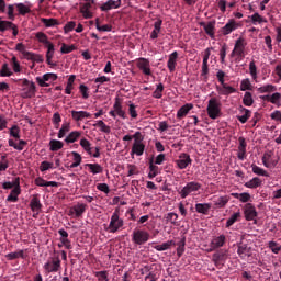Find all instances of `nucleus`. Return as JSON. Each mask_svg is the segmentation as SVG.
<instances>
[{
    "instance_id": "1",
    "label": "nucleus",
    "mask_w": 281,
    "mask_h": 281,
    "mask_svg": "<svg viewBox=\"0 0 281 281\" xmlns=\"http://www.w3.org/2000/svg\"><path fill=\"white\" fill-rule=\"evenodd\" d=\"M216 78L221 83V86H216V91L220 95H232V93H236V88L225 83V71L218 70Z\"/></svg>"
},
{
    "instance_id": "2",
    "label": "nucleus",
    "mask_w": 281,
    "mask_h": 281,
    "mask_svg": "<svg viewBox=\"0 0 281 281\" xmlns=\"http://www.w3.org/2000/svg\"><path fill=\"white\" fill-rule=\"evenodd\" d=\"M134 143L132 146L131 155H136L137 157H142L144 155V150H146V145H144V136L142 132H135L133 135Z\"/></svg>"
},
{
    "instance_id": "3",
    "label": "nucleus",
    "mask_w": 281,
    "mask_h": 281,
    "mask_svg": "<svg viewBox=\"0 0 281 281\" xmlns=\"http://www.w3.org/2000/svg\"><path fill=\"white\" fill-rule=\"evenodd\" d=\"M124 227V220L120 217V212L114 211L111 218H110V224L108 227H105V231L109 232V234H115L120 232Z\"/></svg>"
},
{
    "instance_id": "4",
    "label": "nucleus",
    "mask_w": 281,
    "mask_h": 281,
    "mask_svg": "<svg viewBox=\"0 0 281 281\" xmlns=\"http://www.w3.org/2000/svg\"><path fill=\"white\" fill-rule=\"evenodd\" d=\"M206 113L211 120L221 117V101L216 98H211L207 102Z\"/></svg>"
},
{
    "instance_id": "5",
    "label": "nucleus",
    "mask_w": 281,
    "mask_h": 281,
    "mask_svg": "<svg viewBox=\"0 0 281 281\" xmlns=\"http://www.w3.org/2000/svg\"><path fill=\"white\" fill-rule=\"evenodd\" d=\"M245 47H247V42H245V38L239 37L236 40L234 49L231 53L232 58L237 56L238 63H240V60H245Z\"/></svg>"
},
{
    "instance_id": "6",
    "label": "nucleus",
    "mask_w": 281,
    "mask_h": 281,
    "mask_svg": "<svg viewBox=\"0 0 281 281\" xmlns=\"http://www.w3.org/2000/svg\"><path fill=\"white\" fill-rule=\"evenodd\" d=\"M150 240V234L144 229L135 228L132 233V243L134 245H146Z\"/></svg>"
},
{
    "instance_id": "7",
    "label": "nucleus",
    "mask_w": 281,
    "mask_h": 281,
    "mask_svg": "<svg viewBox=\"0 0 281 281\" xmlns=\"http://www.w3.org/2000/svg\"><path fill=\"white\" fill-rule=\"evenodd\" d=\"M201 190V183L196 181L188 182L180 191H178V194L181 196V199H188L192 192H199Z\"/></svg>"
},
{
    "instance_id": "8",
    "label": "nucleus",
    "mask_w": 281,
    "mask_h": 281,
    "mask_svg": "<svg viewBox=\"0 0 281 281\" xmlns=\"http://www.w3.org/2000/svg\"><path fill=\"white\" fill-rule=\"evenodd\" d=\"M23 90H22V98H34L36 95V85L34 82H30V80H23Z\"/></svg>"
},
{
    "instance_id": "9",
    "label": "nucleus",
    "mask_w": 281,
    "mask_h": 281,
    "mask_svg": "<svg viewBox=\"0 0 281 281\" xmlns=\"http://www.w3.org/2000/svg\"><path fill=\"white\" fill-rule=\"evenodd\" d=\"M46 273H58L60 271V258H53L44 265Z\"/></svg>"
},
{
    "instance_id": "10",
    "label": "nucleus",
    "mask_w": 281,
    "mask_h": 281,
    "mask_svg": "<svg viewBox=\"0 0 281 281\" xmlns=\"http://www.w3.org/2000/svg\"><path fill=\"white\" fill-rule=\"evenodd\" d=\"M55 80H58V75L54 72H47L43 77H36V82L41 87H49L47 82H55Z\"/></svg>"
},
{
    "instance_id": "11",
    "label": "nucleus",
    "mask_w": 281,
    "mask_h": 281,
    "mask_svg": "<svg viewBox=\"0 0 281 281\" xmlns=\"http://www.w3.org/2000/svg\"><path fill=\"white\" fill-rule=\"evenodd\" d=\"M85 212H87V204L77 203L69 209L68 216H72L74 218H80V216H82Z\"/></svg>"
},
{
    "instance_id": "12",
    "label": "nucleus",
    "mask_w": 281,
    "mask_h": 281,
    "mask_svg": "<svg viewBox=\"0 0 281 281\" xmlns=\"http://www.w3.org/2000/svg\"><path fill=\"white\" fill-rule=\"evenodd\" d=\"M136 67L145 75L153 76V71L150 70V61L144 57L137 59Z\"/></svg>"
},
{
    "instance_id": "13",
    "label": "nucleus",
    "mask_w": 281,
    "mask_h": 281,
    "mask_svg": "<svg viewBox=\"0 0 281 281\" xmlns=\"http://www.w3.org/2000/svg\"><path fill=\"white\" fill-rule=\"evenodd\" d=\"M212 260L215 265V267H217V269H221V267H223V262H225V260H227V250H218L217 252L213 254Z\"/></svg>"
},
{
    "instance_id": "14",
    "label": "nucleus",
    "mask_w": 281,
    "mask_h": 281,
    "mask_svg": "<svg viewBox=\"0 0 281 281\" xmlns=\"http://www.w3.org/2000/svg\"><path fill=\"white\" fill-rule=\"evenodd\" d=\"M176 164L180 170H186L188 166L192 165V158L187 153H182L179 155L178 160H176Z\"/></svg>"
},
{
    "instance_id": "15",
    "label": "nucleus",
    "mask_w": 281,
    "mask_h": 281,
    "mask_svg": "<svg viewBox=\"0 0 281 281\" xmlns=\"http://www.w3.org/2000/svg\"><path fill=\"white\" fill-rule=\"evenodd\" d=\"M201 27H203L205 34L210 36V38H215L216 34V22L215 21H210L207 23L201 22L200 23Z\"/></svg>"
},
{
    "instance_id": "16",
    "label": "nucleus",
    "mask_w": 281,
    "mask_h": 281,
    "mask_svg": "<svg viewBox=\"0 0 281 281\" xmlns=\"http://www.w3.org/2000/svg\"><path fill=\"white\" fill-rule=\"evenodd\" d=\"M238 142H239V145H238L237 159H239V161H245V159H247V140H245V137H239Z\"/></svg>"
},
{
    "instance_id": "17",
    "label": "nucleus",
    "mask_w": 281,
    "mask_h": 281,
    "mask_svg": "<svg viewBox=\"0 0 281 281\" xmlns=\"http://www.w3.org/2000/svg\"><path fill=\"white\" fill-rule=\"evenodd\" d=\"M121 5L122 0H108L100 7V10L101 12H109V10H117V8H121Z\"/></svg>"
},
{
    "instance_id": "18",
    "label": "nucleus",
    "mask_w": 281,
    "mask_h": 281,
    "mask_svg": "<svg viewBox=\"0 0 281 281\" xmlns=\"http://www.w3.org/2000/svg\"><path fill=\"white\" fill-rule=\"evenodd\" d=\"M244 214L246 221H254L256 216H258V212H256V206L251 203H247L244 209Z\"/></svg>"
},
{
    "instance_id": "19",
    "label": "nucleus",
    "mask_w": 281,
    "mask_h": 281,
    "mask_svg": "<svg viewBox=\"0 0 281 281\" xmlns=\"http://www.w3.org/2000/svg\"><path fill=\"white\" fill-rule=\"evenodd\" d=\"M237 254L241 260H246L251 256V248L247 244H240L237 249Z\"/></svg>"
},
{
    "instance_id": "20",
    "label": "nucleus",
    "mask_w": 281,
    "mask_h": 281,
    "mask_svg": "<svg viewBox=\"0 0 281 281\" xmlns=\"http://www.w3.org/2000/svg\"><path fill=\"white\" fill-rule=\"evenodd\" d=\"M113 109L115 111V114L121 117V120H126V117H128L126 115V111H124V108H122V101H120V99H115V102L113 104Z\"/></svg>"
},
{
    "instance_id": "21",
    "label": "nucleus",
    "mask_w": 281,
    "mask_h": 281,
    "mask_svg": "<svg viewBox=\"0 0 281 281\" xmlns=\"http://www.w3.org/2000/svg\"><path fill=\"white\" fill-rule=\"evenodd\" d=\"M177 58H179V53L175 50L169 55V59L167 61V67L170 71V74H173L175 69H177Z\"/></svg>"
},
{
    "instance_id": "22",
    "label": "nucleus",
    "mask_w": 281,
    "mask_h": 281,
    "mask_svg": "<svg viewBox=\"0 0 281 281\" xmlns=\"http://www.w3.org/2000/svg\"><path fill=\"white\" fill-rule=\"evenodd\" d=\"M226 241H227V237H225V235H220L212 239L211 247L212 249H221V247L225 246Z\"/></svg>"
},
{
    "instance_id": "23",
    "label": "nucleus",
    "mask_w": 281,
    "mask_h": 281,
    "mask_svg": "<svg viewBox=\"0 0 281 281\" xmlns=\"http://www.w3.org/2000/svg\"><path fill=\"white\" fill-rule=\"evenodd\" d=\"M71 117L75 122H82V120L91 117V113H89L87 111L72 110Z\"/></svg>"
},
{
    "instance_id": "24",
    "label": "nucleus",
    "mask_w": 281,
    "mask_h": 281,
    "mask_svg": "<svg viewBox=\"0 0 281 281\" xmlns=\"http://www.w3.org/2000/svg\"><path fill=\"white\" fill-rule=\"evenodd\" d=\"M238 29V24L235 20H229L224 27H222V34L224 36H227L228 34H232L235 30Z\"/></svg>"
},
{
    "instance_id": "25",
    "label": "nucleus",
    "mask_w": 281,
    "mask_h": 281,
    "mask_svg": "<svg viewBox=\"0 0 281 281\" xmlns=\"http://www.w3.org/2000/svg\"><path fill=\"white\" fill-rule=\"evenodd\" d=\"M30 207L32 212H41L43 209V204L41 203V199L38 198V194H34L30 202Z\"/></svg>"
},
{
    "instance_id": "26",
    "label": "nucleus",
    "mask_w": 281,
    "mask_h": 281,
    "mask_svg": "<svg viewBox=\"0 0 281 281\" xmlns=\"http://www.w3.org/2000/svg\"><path fill=\"white\" fill-rule=\"evenodd\" d=\"M47 47V52H46V63L47 65H49L50 67H56V63L52 61V58H54V53L56 52V48L54 47V45L50 43L48 45H46Z\"/></svg>"
},
{
    "instance_id": "27",
    "label": "nucleus",
    "mask_w": 281,
    "mask_h": 281,
    "mask_svg": "<svg viewBox=\"0 0 281 281\" xmlns=\"http://www.w3.org/2000/svg\"><path fill=\"white\" fill-rule=\"evenodd\" d=\"M192 109H194V105H192L191 103L182 105L177 112L178 120H182V117H186L187 114L192 111Z\"/></svg>"
},
{
    "instance_id": "28",
    "label": "nucleus",
    "mask_w": 281,
    "mask_h": 281,
    "mask_svg": "<svg viewBox=\"0 0 281 281\" xmlns=\"http://www.w3.org/2000/svg\"><path fill=\"white\" fill-rule=\"evenodd\" d=\"M93 5V3L91 2H86L81 9L80 12L83 16V19H93V13L91 12V7Z\"/></svg>"
},
{
    "instance_id": "29",
    "label": "nucleus",
    "mask_w": 281,
    "mask_h": 281,
    "mask_svg": "<svg viewBox=\"0 0 281 281\" xmlns=\"http://www.w3.org/2000/svg\"><path fill=\"white\" fill-rule=\"evenodd\" d=\"M161 25H164V21L161 19H158L154 23V30L150 33V38L155 41V38H159V33L161 32Z\"/></svg>"
},
{
    "instance_id": "30",
    "label": "nucleus",
    "mask_w": 281,
    "mask_h": 281,
    "mask_svg": "<svg viewBox=\"0 0 281 281\" xmlns=\"http://www.w3.org/2000/svg\"><path fill=\"white\" fill-rule=\"evenodd\" d=\"M210 210H212V204H210V203L195 204V211L198 212V214L207 215L210 213Z\"/></svg>"
},
{
    "instance_id": "31",
    "label": "nucleus",
    "mask_w": 281,
    "mask_h": 281,
    "mask_svg": "<svg viewBox=\"0 0 281 281\" xmlns=\"http://www.w3.org/2000/svg\"><path fill=\"white\" fill-rule=\"evenodd\" d=\"M165 220L167 223H170L175 227H179V214L175 212L167 213Z\"/></svg>"
},
{
    "instance_id": "32",
    "label": "nucleus",
    "mask_w": 281,
    "mask_h": 281,
    "mask_svg": "<svg viewBox=\"0 0 281 281\" xmlns=\"http://www.w3.org/2000/svg\"><path fill=\"white\" fill-rule=\"evenodd\" d=\"M81 135H82V132L72 131L65 138V142H66V144H74L75 142H78V139H80Z\"/></svg>"
},
{
    "instance_id": "33",
    "label": "nucleus",
    "mask_w": 281,
    "mask_h": 281,
    "mask_svg": "<svg viewBox=\"0 0 281 281\" xmlns=\"http://www.w3.org/2000/svg\"><path fill=\"white\" fill-rule=\"evenodd\" d=\"M159 175V167L155 165V161L153 158L149 160V173H148V179H155Z\"/></svg>"
},
{
    "instance_id": "34",
    "label": "nucleus",
    "mask_w": 281,
    "mask_h": 281,
    "mask_svg": "<svg viewBox=\"0 0 281 281\" xmlns=\"http://www.w3.org/2000/svg\"><path fill=\"white\" fill-rule=\"evenodd\" d=\"M227 203H229V196L228 195H223V196H220L216 200H214V205L217 209L225 207V205H227Z\"/></svg>"
},
{
    "instance_id": "35",
    "label": "nucleus",
    "mask_w": 281,
    "mask_h": 281,
    "mask_svg": "<svg viewBox=\"0 0 281 281\" xmlns=\"http://www.w3.org/2000/svg\"><path fill=\"white\" fill-rule=\"evenodd\" d=\"M245 188H250V189H256V188H260V186H262V180L258 177L252 178L251 180H249L248 182H246Z\"/></svg>"
},
{
    "instance_id": "36",
    "label": "nucleus",
    "mask_w": 281,
    "mask_h": 281,
    "mask_svg": "<svg viewBox=\"0 0 281 281\" xmlns=\"http://www.w3.org/2000/svg\"><path fill=\"white\" fill-rule=\"evenodd\" d=\"M63 146H65V144H63L61 140L52 139L49 142V150H52V153H56L58 150H63Z\"/></svg>"
},
{
    "instance_id": "37",
    "label": "nucleus",
    "mask_w": 281,
    "mask_h": 281,
    "mask_svg": "<svg viewBox=\"0 0 281 281\" xmlns=\"http://www.w3.org/2000/svg\"><path fill=\"white\" fill-rule=\"evenodd\" d=\"M234 199H238L241 203H249L251 201V194L244 192V193H232Z\"/></svg>"
},
{
    "instance_id": "38",
    "label": "nucleus",
    "mask_w": 281,
    "mask_h": 281,
    "mask_svg": "<svg viewBox=\"0 0 281 281\" xmlns=\"http://www.w3.org/2000/svg\"><path fill=\"white\" fill-rule=\"evenodd\" d=\"M19 194H21V189L14 188L8 195L7 201L9 203H16V201H19Z\"/></svg>"
},
{
    "instance_id": "39",
    "label": "nucleus",
    "mask_w": 281,
    "mask_h": 281,
    "mask_svg": "<svg viewBox=\"0 0 281 281\" xmlns=\"http://www.w3.org/2000/svg\"><path fill=\"white\" fill-rule=\"evenodd\" d=\"M86 168H89L92 175H101L104 170L100 164H86Z\"/></svg>"
},
{
    "instance_id": "40",
    "label": "nucleus",
    "mask_w": 281,
    "mask_h": 281,
    "mask_svg": "<svg viewBox=\"0 0 281 281\" xmlns=\"http://www.w3.org/2000/svg\"><path fill=\"white\" fill-rule=\"evenodd\" d=\"M69 131H71V124L66 122V123H63L59 132H58V139H63V137H65V135H67V133H69Z\"/></svg>"
},
{
    "instance_id": "41",
    "label": "nucleus",
    "mask_w": 281,
    "mask_h": 281,
    "mask_svg": "<svg viewBox=\"0 0 281 281\" xmlns=\"http://www.w3.org/2000/svg\"><path fill=\"white\" fill-rule=\"evenodd\" d=\"M5 258H8L9 260H16L18 258H22V260H25V250L9 252L8 255H5Z\"/></svg>"
},
{
    "instance_id": "42",
    "label": "nucleus",
    "mask_w": 281,
    "mask_h": 281,
    "mask_svg": "<svg viewBox=\"0 0 281 281\" xmlns=\"http://www.w3.org/2000/svg\"><path fill=\"white\" fill-rule=\"evenodd\" d=\"M241 113H244L243 115H238L237 120L241 123V124H246L247 120H249V117H251V111L247 110L245 108H241Z\"/></svg>"
},
{
    "instance_id": "43",
    "label": "nucleus",
    "mask_w": 281,
    "mask_h": 281,
    "mask_svg": "<svg viewBox=\"0 0 281 281\" xmlns=\"http://www.w3.org/2000/svg\"><path fill=\"white\" fill-rule=\"evenodd\" d=\"M95 27L98 32H111L113 26L110 24L100 25V18L95 19Z\"/></svg>"
},
{
    "instance_id": "44",
    "label": "nucleus",
    "mask_w": 281,
    "mask_h": 281,
    "mask_svg": "<svg viewBox=\"0 0 281 281\" xmlns=\"http://www.w3.org/2000/svg\"><path fill=\"white\" fill-rule=\"evenodd\" d=\"M95 128H100L102 133H111V126L106 125L104 121H97V123L93 124Z\"/></svg>"
},
{
    "instance_id": "45",
    "label": "nucleus",
    "mask_w": 281,
    "mask_h": 281,
    "mask_svg": "<svg viewBox=\"0 0 281 281\" xmlns=\"http://www.w3.org/2000/svg\"><path fill=\"white\" fill-rule=\"evenodd\" d=\"M74 82H76V75H71L68 78V82H67V86H66V89H65V93L67 95H71V91L74 90Z\"/></svg>"
},
{
    "instance_id": "46",
    "label": "nucleus",
    "mask_w": 281,
    "mask_h": 281,
    "mask_svg": "<svg viewBox=\"0 0 281 281\" xmlns=\"http://www.w3.org/2000/svg\"><path fill=\"white\" fill-rule=\"evenodd\" d=\"M35 38L38 41V43H43V45H45V46H47L52 43V42H49L47 34H45L43 32H37L35 34Z\"/></svg>"
},
{
    "instance_id": "47",
    "label": "nucleus",
    "mask_w": 281,
    "mask_h": 281,
    "mask_svg": "<svg viewBox=\"0 0 281 281\" xmlns=\"http://www.w3.org/2000/svg\"><path fill=\"white\" fill-rule=\"evenodd\" d=\"M259 93H273V91H278V88L273 85H266L257 89Z\"/></svg>"
},
{
    "instance_id": "48",
    "label": "nucleus",
    "mask_w": 281,
    "mask_h": 281,
    "mask_svg": "<svg viewBox=\"0 0 281 281\" xmlns=\"http://www.w3.org/2000/svg\"><path fill=\"white\" fill-rule=\"evenodd\" d=\"M80 146L88 153V155H93V148H91V143L87 138L80 140Z\"/></svg>"
},
{
    "instance_id": "49",
    "label": "nucleus",
    "mask_w": 281,
    "mask_h": 281,
    "mask_svg": "<svg viewBox=\"0 0 281 281\" xmlns=\"http://www.w3.org/2000/svg\"><path fill=\"white\" fill-rule=\"evenodd\" d=\"M251 168H252L254 175H258L259 177H269V172H267V170L258 167L257 165L252 164Z\"/></svg>"
},
{
    "instance_id": "50",
    "label": "nucleus",
    "mask_w": 281,
    "mask_h": 281,
    "mask_svg": "<svg viewBox=\"0 0 281 281\" xmlns=\"http://www.w3.org/2000/svg\"><path fill=\"white\" fill-rule=\"evenodd\" d=\"M171 245H175V241L168 240L166 243H162L161 245L155 246L154 249H156V251H167V249H170Z\"/></svg>"
},
{
    "instance_id": "51",
    "label": "nucleus",
    "mask_w": 281,
    "mask_h": 281,
    "mask_svg": "<svg viewBox=\"0 0 281 281\" xmlns=\"http://www.w3.org/2000/svg\"><path fill=\"white\" fill-rule=\"evenodd\" d=\"M164 97V83H158L156 90L153 92V98L156 100H161Z\"/></svg>"
},
{
    "instance_id": "52",
    "label": "nucleus",
    "mask_w": 281,
    "mask_h": 281,
    "mask_svg": "<svg viewBox=\"0 0 281 281\" xmlns=\"http://www.w3.org/2000/svg\"><path fill=\"white\" fill-rule=\"evenodd\" d=\"M9 135L14 139H21V128L18 125H13L9 131Z\"/></svg>"
},
{
    "instance_id": "53",
    "label": "nucleus",
    "mask_w": 281,
    "mask_h": 281,
    "mask_svg": "<svg viewBox=\"0 0 281 281\" xmlns=\"http://www.w3.org/2000/svg\"><path fill=\"white\" fill-rule=\"evenodd\" d=\"M15 8H18V12L19 14H21L22 16H25V14H30L31 10L29 9L27 5H25L24 3H16Z\"/></svg>"
},
{
    "instance_id": "54",
    "label": "nucleus",
    "mask_w": 281,
    "mask_h": 281,
    "mask_svg": "<svg viewBox=\"0 0 281 281\" xmlns=\"http://www.w3.org/2000/svg\"><path fill=\"white\" fill-rule=\"evenodd\" d=\"M26 60H33V63H43L44 58L42 55H36L34 53H26Z\"/></svg>"
},
{
    "instance_id": "55",
    "label": "nucleus",
    "mask_w": 281,
    "mask_h": 281,
    "mask_svg": "<svg viewBox=\"0 0 281 281\" xmlns=\"http://www.w3.org/2000/svg\"><path fill=\"white\" fill-rule=\"evenodd\" d=\"M42 23L45 25V27H56V25H58V20L43 18Z\"/></svg>"
},
{
    "instance_id": "56",
    "label": "nucleus",
    "mask_w": 281,
    "mask_h": 281,
    "mask_svg": "<svg viewBox=\"0 0 281 281\" xmlns=\"http://www.w3.org/2000/svg\"><path fill=\"white\" fill-rule=\"evenodd\" d=\"M238 218H240V212H236L226 222V227H232L234 223L238 222Z\"/></svg>"
},
{
    "instance_id": "57",
    "label": "nucleus",
    "mask_w": 281,
    "mask_h": 281,
    "mask_svg": "<svg viewBox=\"0 0 281 281\" xmlns=\"http://www.w3.org/2000/svg\"><path fill=\"white\" fill-rule=\"evenodd\" d=\"M0 76L2 78H8V77L12 76V70H10V67H8V64L2 65V68L0 70Z\"/></svg>"
},
{
    "instance_id": "58",
    "label": "nucleus",
    "mask_w": 281,
    "mask_h": 281,
    "mask_svg": "<svg viewBox=\"0 0 281 281\" xmlns=\"http://www.w3.org/2000/svg\"><path fill=\"white\" fill-rule=\"evenodd\" d=\"M243 102L245 104V106H251V104H254V97H251V92H246L244 98H243Z\"/></svg>"
},
{
    "instance_id": "59",
    "label": "nucleus",
    "mask_w": 281,
    "mask_h": 281,
    "mask_svg": "<svg viewBox=\"0 0 281 281\" xmlns=\"http://www.w3.org/2000/svg\"><path fill=\"white\" fill-rule=\"evenodd\" d=\"M95 278L99 281H109V272L108 271H98L94 273Z\"/></svg>"
},
{
    "instance_id": "60",
    "label": "nucleus",
    "mask_w": 281,
    "mask_h": 281,
    "mask_svg": "<svg viewBox=\"0 0 281 281\" xmlns=\"http://www.w3.org/2000/svg\"><path fill=\"white\" fill-rule=\"evenodd\" d=\"M268 247L271 249L272 254H280L281 251V246L276 241H269Z\"/></svg>"
},
{
    "instance_id": "61",
    "label": "nucleus",
    "mask_w": 281,
    "mask_h": 281,
    "mask_svg": "<svg viewBox=\"0 0 281 281\" xmlns=\"http://www.w3.org/2000/svg\"><path fill=\"white\" fill-rule=\"evenodd\" d=\"M240 91H251V81L244 79L240 83Z\"/></svg>"
},
{
    "instance_id": "62",
    "label": "nucleus",
    "mask_w": 281,
    "mask_h": 281,
    "mask_svg": "<svg viewBox=\"0 0 281 281\" xmlns=\"http://www.w3.org/2000/svg\"><path fill=\"white\" fill-rule=\"evenodd\" d=\"M250 19L252 21V25H257V23H265V18L259 13H254Z\"/></svg>"
},
{
    "instance_id": "63",
    "label": "nucleus",
    "mask_w": 281,
    "mask_h": 281,
    "mask_svg": "<svg viewBox=\"0 0 281 281\" xmlns=\"http://www.w3.org/2000/svg\"><path fill=\"white\" fill-rule=\"evenodd\" d=\"M13 22L10 21H3L0 18V32H7V30H10Z\"/></svg>"
},
{
    "instance_id": "64",
    "label": "nucleus",
    "mask_w": 281,
    "mask_h": 281,
    "mask_svg": "<svg viewBox=\"0 0 281 281\" xmlns=\"http://www.w3.org/2000/svg\"><path fill=\"white\" fill-rule=\"evenodd\" d=\"M270 102H271V104H280V102H281V93L276 92L272 95H270Z\"/></svg>"
}]
</instances>
